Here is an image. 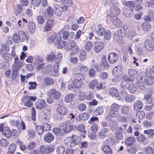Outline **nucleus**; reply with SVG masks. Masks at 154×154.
Here are the masks:
<instances>
[{"instance_id":"nucleus-1","label":"nucleus","mask_w":154,"mask_h":154,"mask_svg":"<svg viewBox=\"0 0 154 154\" xmlns=\"http://www.w3.org/2000/svg\"><path fill=\"white\" fill-rule=\"evenodd\" d=\"M74 76L76 79L73 81L72 84L75 86V88L82 87L83 84L82 80H84L85 79L84 76L81 74L75 73L74 74Z\"/></svg>"},{"instance_id":"nucleus-2","label":"nucleus","mask_w":154,"mask_h":154,"mask_svg":"<svg viewBox=\"0 0 154 154\" xmlns=\"http://www.w3.org/2000/svg\"><path fill=\"white\" fill-rule=\"evenodd\" d=\"M119 106L118 104L116 103L113 104L110 107L109 114L112 117H116L119 114Z\"/></svg>"},{"instance_id":"nucleus-3","label":"nucleus","mask_w":154,"mask_h":154,"mask_svg":"<svg viewBox=\"0 0 154 154\" xmlns=\"http://www.w3.org/2000/svg\"><path fill=\"white\" fill-rule=\"evenodd\" d=\"M134 135L137 137V140L139 142H142L144 144L148 143L149 140L146 136L141 134H140L139 132L138 131H136L134 133Z\"/></svg>"},{"instance_id":"nucleus-4","label":"nucleus","mask_w":154,"mask_h":154,"mask_svg":"<svg viewBox=\"0 0 154 154\" xmlns=\"http://www.w3.org/2000/svg\"><path fill=\"white\" fill-rule=\"evenodd\" d=\"M54 10L51 7H48L47 8L46 11L44 14V16L46 19L54 20L53 15Z\"/></svg>"},{"instance_id":"nucleus-5","label":"nucleus","mask_w":154,"mask_h":154,"mask_svg":"<svg viewBox=\"0 0 154 154\" xmlns=\"http://www.w3.org/2000/svg\"><path fill=\"white\" fill-rule=\"evenodd\" d=\"M143 45L146 51L151 52L154 49V45L149 39L145 40L143 42Z\"/></svg>"},{"instance_id":"nucleus-6","label":"nucleus","mask_w":154,"mask_h":154,"mask_svg":"<svg viewBox=\"0 0 154 154\" xmlns=\"http://www.w3.org/2000/svg\"><path fill=\"white\" fill-rule=\"evenodd\" d=\"M123 14L126 17L129 18L134 14L133 9L129 6H125L123 9Z\"/></svg>"},{"instance_id":"nucleus-7","label":"nucleus","mask_w":154,"mask_h":154,"mask_svg":"<svg viewBox=\"0 0 154 154\" xmlns=\"http://www.w3.org/2000/svg\"><path fill=\"white\" fill-rule=\"evenodd\" d=\"M47 104L45 101L41 99L38 100L35 103V106L36 109H42L46 107Z\"/></svg>"},{"instance_id":"nucleus-8","label":"nucleus","mask_w":154,"mask_h":154,"mask_svg":"<svg viewBox=\"0 0 154 154\" xmlns=\"http://www.w3.org/2000/svg\"><path fill=\"white\" fill-rule=\"evenodd\" d=\"M104 47V44L103 42H95L94 45V50L96 53H99L103 48Z\"/></svg>"},{"instance_id":"nucleus-9","label":"nucleus","mask_w":154,"mask_h":154,"mask_svg":"<svg viewBox=\"0 0 154 154\" xmlns=\"http://www.w3.org/2000/svg\"><path fill=\"white\" fill-rule=\"evenodd\" d=\"M118 58V55L114 52L110 53L108 57V62L111 64H113L116 62Z\"/></svg>"},{"instance_id":"nucleus-10","label":"nucleus","mask_w":154,"mask_h":154,"mask_svg":"<svg viewBox=\"0 0 154 154\" xmlns=\"http://www.w3.org/2000/svg\"><path fill=\"white\" fill-rule=\"evenodd\" d=\"M48 93L49 95L53 96L55 99L58 100L61 96V93L60 92L57 91L54 89H51L48 91Z\"/></svg>"},{"instance_id":"nucleus-11","label":"nucleus","mask_w":154,"mask_h":154,"mask_svg":"<svg viewBox=\"0 0 154 154\" xmlns=\"http://www.w3.org/2000/svg\"><path fill=\"white\" fill-rule=\"evenodd\" d=\"M123 69V68L120 66H116L113 69L112 74L118 77L122 75Z\"/></svg>"},{"instance_id":"nucleus-12","label":"nucleus","mask_w":154,"mask_h":154,"mask_svg":"<svg viewBox=\"0 0 154 154\" xmlns=\"http://www.w3.org/2000/svg\"><path fill=\"white\" fill-rule=\"evenodd\" d=\"M109 131V129L106 128L101 129L98 133L97 136L100 139H103L106 136V133Z\"/></svg>"},{"instance_id":"nucleus-13","label":"nucleus","mask_w":154,"mask_h":154,"mask_svg":"<svg viewBox=\"0 0 154 154\" xmlns=\"http://www.w3.org/2000/svg\"><path fill=\"white\" fill-rule=\"evenodd\" d=\"M30 98L29 96H26L23 97L22 100L24 106L29 107H31L33 105L32 101Z\"/></svg>"},{"instance_id":"nucleus-14","label":"nucleus","mask_w":154,"mask_h":154,"mask_svg":"<svg viewBox=\"0 0 154 154\" xmlns=\"http://www.w3.org/2000/svg\"><path fill=\"white\" fill-rule=\"evenodd\" d=\"M110 94L112 97H116L117 100H119L120 97L119 96V93L118 90L116 88H111L109 89Z\"/></svg>"},{"instance_id":"nucleus-15","label":"nucleus","mask_w":154,"mask_h":154,"mask_svg":"<svg viewBox=\"0 0 154 154\" xmlns=\"http://www.w3.org/2000/svg\"><path fill=\"white\" fill-rule=\"evenodd\" d=\"M56 111L58 113L62 115H65L68 112L67 109L63 106H58L56 109Z\"/></svg>"},{"instance_id":"nucleus-16","label":"nucleus","mask_w":154,"mask_h":154,"mask_svg":"<svg viewBox=\"0 0 154 154\" xmlns=\"http://www.w3.org/2000/svg\"><path fill=\"white\" fill-rule=\"evenodd\" d=\"M144 79L140 78L137 82V86L140 89L143 90L146 88V83L145 82Z\"/></svg>"},{"instance_id":"nucleus-17","label":"nucleus","mask_w":154,"mask_h":154,"mask_svg":"<svg viewBox=\"0 0 154 154\" xmlns=\"http://www.w3.org/2000/svg\"><path fill=\"white\" fill-rule=\"evenodd\" d=\"M128 73L129 76L131 77V78H129L128 79V81L133 82L134 79L135 77L137 74V72L136 70L129 69L128 71Z\"/></svg>"},{"instance_id":"nucleus-18","label":"nucleus","mask_w":154,"mask_h":154,"mask_svg":"<svg viewBox=\"0 0 154 154\" xmlns=\"http://www.w3.org/2000/svg\"><path fill=\"white\" fill-rule=\"evenodd\" d=\"M54 137L53 134L48 132L45 134L44 139L45 142L50 143L54 140Z\"/></svg>"},{"instance_id":"nucleus-19","label":"nucleus","mask_w":154,"mask_h":154,"mask_svg":"<svg viewBox=\"0 0 154 154\" xmlns=\"http://www.w3.org/2000/svg\"><path fill=\"white\" fill-rule=\"evenodd\" d=\"M2 133L5 137L8 138L10 137L11 134L9 128L7 127L3 128L2 130Z\"/></svg>"},{"instance_id":"nucleus-20","label":"nucleus","mask_w":154,"mask_h":154,"mask_svg":"<svg viewBox=\"0 0 154 154\" xmlns=\"http://www.w3.org/2000/svg\"><path fill=\"white\" fill-rule=\"evenodd\" d=\"M143 106V102L140 100H138L135 101L134 103V108L135 110L137 111L142 109Z\"/></svg>"},{"instance_id":"nucleus-21","label":"nucleus","mask_w":154,"mask_h":154,"mask_svg":"<svg viewBox=\"0 0 154 154\" xmlns=\"http://www.w3.org/2000/svg\"><path fill=\"white\" fill-rule=\"evenodd\" d=\"M136 141V138L133 137H127L125 141V144L128 146H130L135 143Z\"/></svg>"},{"instance_id":"nucleus-22","label":"nucleus","mask_w":154,"mask_h":154,"mask_svg":"<svg viewBox=\"0 0 154 154\" xmlns=\"http://www.w3.org/2000/svg\"><path fill=\"white\" fill-rule=\"evenodd\" d=\"M64 143L71 147H73L76 145L70 137L66 138L65 140Z\"/></svg>"},{"instance_id":"nucleus-23","label":"nucleus","mask_w":154,"mask_h":154,"mask_svg":"<svg viewBox=\"0 0 154 154\" xmlns=\"http://www.w3.org/2000/svg\"><path fill=\"white\" fill-rule=\"evenodd\" d=\"M27 28L29 33L32 34L35 29V23L32 21L30 22L28 24Z\"/></svg>"},{"instance_id":"nucleus-24","label":"nucleus","mask_w":154,"mask_h":154,"mask_svg":"<svg viewBox=\"0 0 154 154\" xmlns=\"http://www.w3.org/2000/svg\"><path fill=\"white\" fill-rule=\"evenodd\" d=\"M62 126H63V132L66 133H68L70 132L73 129V126L72 125H69L67 126L66 123H63L61 124Z\"/></svg>"},{"instance_id":"nucleus-25","label":"nucleus","mask_w":154,"mask_h":154,"mask_svg":"<svg viewBox=\"0 0 154 154\" xmlns=\"http://www.w3.org/2000/svg\"><path fill=\"white\" fill-rule=\"evenodd\" d=\"M48 20L46 23L45 26V29L47 31L50 30L53 27L54 25L53 22L54 20H51L50 19H47Z\"/></svg>"},{"instance_id":"nucleus-26","label":"nucleus","mask_w":154,"mask_h":154,"mask_svg":"<svg viewBox=\"0 0 154 154\" xmlns=\"http://www.w3.org/2000/svg\"><path fill=\"white\" fill-rule=\"evenodd\" d=\"M110 20L113 24L115 26L118 25L121 22L120 19L116 16H111Z\"/></svg>"},{"instance_id":"nucleus-27","label":"nucleus","mask_w":154,"mask_h":154,"mask_svg":"<svg viewBox=\"0 0 154 154\" xmlns=\"http://www.w3.org/2000/svg\"><path fill=\"white\" fill-rule=\"evenodd\" d=\"M111 16L118 15L120 13L119 9L114 6H113L111 8Z\"/></svg>"},{"instance_id":"nucleus-28","label":"nucleus","mask_w":154,"mask_h":154,"mask_svg":"<svg viewBox=\"0 0 154 154\" xmlns=\"http://www.w3.org/2000/svg\"><path fill=\"white\" fill-rule=\"evenodd\" d=\"M141 27L143 30L148 31L150 30L151 26L149 23L147 22H144L142 23Z\"/></svg>"},{"instance_id":"nucleus-29","label":"nucleus","mask_w":154,"mask_h":154,"mask_svg":"<svg viewBox=\"0 0 154 154\" xmlns=\"http://www.w3.org/2000/svg\"><path fill=\"white\" fill-rule=\"evenodd\" d=\"M52 69V67L51 65H48L44 67L42 70V72L45 74H46L51 72Z\"/></svg>"},{"instance_id":"nucleus-30","label":"nucleus","mask_w":154,"mask_h":154,"mask_svg":"<svg viewBox=\"0 0 154 154\" xmlns=\"http://www.w3.org/2000/svg\"><path fill=\"white\" fill-rule=\"evenodd\" d=\"M75 43L72 40H68L65 44V48L66 50L71 49L75 45Z\"/></svg>"},{"instance_id":"nucleus-31","label":"nucleus","mask_w":154,"mask_h":154,"mask_svg":"<svg viewBox=\"0 0 154 154\" xmlns=\"http://www.w3.org/2000/svg\"><path fill=\"white\" fill-rule=\"evenodd\" d=\"M128 89L131 93H134L136 91L137 88L133 83H129Z\"/></svg>"},{"instance_id":"nucleus-32","label":"nucleus","mask_w":154,"mask_h":154,"mask_svg":"<svg viewBox=\"0 0 154 154\" xmlns=\"http://www.w3.org/2000/svg\"><path fill=\"white\" fill-rule=\"evenodd\" d=\"M103 150L106 154H112V150L110 147L107 145L103 146Z\"/></svg>"},{"instance_id":"nucleus-33","label":"nucleus","mask_w":154,"mask_h":154,"mask_svg":"<svg viewBox=\"0 0 154 154\" xmlns=\"http://www.w3.org/2000/svg\"><path fill=\"white\" fill-rule=\"evenodd\" d=\"M53 133L56 135L59 136H62L63 134V131L60 128H54L53 130Z\"/></svg>"},{"instance_id":"nucleus-34","label":"nucleus","mask_w":154,"mask_h":154,"mask_svg":"<svg viewBox=\"0 0 154 154\" xmlns=\"http://www.w3.org/2000/svg\"><path fill=\"white\" fill-rule=\"evenodd\" d=\"M145 116V113L142 111H140L137 112L136 114V117L137 118L140 119L138 121V122H141L140 120L142 119Z\"/></svg>"},{"instance_id":"nucleus-35","label":"nucleus","mask_w":154,"mask_h":154,"mask_svg":"<svg viewBox=\"0 0 154 154\" xmlns=\"http://www.w3.org/2000/svg\"><path fill=\"white\" fill-rule=\"evenodd\" d=\"M90 115L89 114L86 113H81L79 116V118L82 120H86L89 118Z\"/></svg>"},{"instance_id":"nucleus-36","label":"nucleus","mask_w":154,"mask_h":154,"mask_svg":"<svg viewBox=\"0 0 154 154\" xmlns=\"http://www.w3.org/2000/svg\"><path fill=\"white\" fill-rule=\"evenodd\" d=\"M118 34L121 37H124L126 36V31L123 27H120L118 29Z\"/></svg>"},{"instance_id":"nucleus-37","label":"nucleus","mask_w":154,"mask_h":154,"mask_svg":"<svg viewBox=\"0 0 154 154\" xmlns=\"http://www.w3.org/2000/svg\"><path fill=\"white\" fill-rule=\"evenodd\" d=\"M118 123L116 121H111L109 125V126L110 130L113 131L117 127Z\"/></svg>"},{"instance_id":"nucleus-38","label":"nucleus","mask_w":154,"mask_h":154,"mask_svg":"<svg viewBox=\"0 0 154 154\" xmlns=\"http://www.w3.org/2000/svg\"><path fill=\"white\" fill-rule=\"evenodd\" d=\"M74 140L76 145L80 143L81 142V139L79 137L75 135H73L70 137Z\"/></svg>"},{"instance_id":"nucleus-39","label":"nucleus","mask_w":154,"mask_h":154,"mask_svg":"<svg viewBox=\"0 0 154 154\" xmlns=\"http://www.w3.org/2000/svg\"><path fill=\"white\" fill-rule=\"evenodd\" d=\"M72 48V49L70 52V55H74L76 53L79 52L80 50L79 46L76 45L75 44V45L73 46Z\"/></svg>"},{"instance_id":"nucleus-40","label":"nucleus","mask_w":154,"mask_h":154,"mask_svg":"<svg viewBox=\"0 0 154 154\" xmlns=\"http://www.w3.org/2000/svg\"><path fill=\"white\" fill-rule=\"evenodd\" d=\"M20 39L21 42H23L25 40L26 36L25 33L22 30H20L18 32Z\"/></svg>"},{"instance_id":"nucleus-41","label":"nucleus","mask_w":154,"mask_h":154,"mask_svg":"<svg viewBox=\"0 0 154 154\" xmlns=\"http://www.w3.org/2000/svg\"><path fill=\"white\" fill-rule=\"evenodd\" d=\"M74 98L73 95L69 93L66 95L65 97V101L67 103H69Z\"/></svg>"},{"instance_id":"nucleus-42","label":"nucleus","mask_w":154,"mask_h":154,"mask_svg":"<svg viewBox=\"0 0 154 154\" xmlns=\"http://www.w3.org/2000/svg\"><path fill=\"white\" fill-rule=\"evenodd\" d=\"M135 99V97L133 95H128L125 98V101L129 103L133 102Z\"/></svg>"},{"instance_id":"nucleus-43","label":"nucleus","mask_w":154,"mask_h":154,"mask_svg":"<svg viewBox=\"0 0 154 154\" xmlns=\"http://www.w3.org/2000/svg\"><path fill=\"white\" fill-rule=\"evenodd\" d=\"M146 85H152L154 83V79L152 77H149L144 79Z\"/></svg>"},{"instance_id":"nucleus-44","label":"nucleus","mask_w":154,"mask_h":154,"mask_svg":"<svg viewBox=\"0 0 154 154\" xmlns=\"http://www.w3.org/2000/svg\"><path fill=\"white\" fill-rule=\"evenodd\" d=\"M152 96L151 94H148L145 95L144 99L146 100V102L148 103H151L152 102V100L151 97Z\"/></svg>"},{"instance_id":"nucleus-45","label":"nucleus","mask_w":154,"mask_h":154,"mask_svg":"<svg viewBox=\"0 0 154 154\" xmlns=\"http://www.w3.org/2000/svg\"><path fill=\"white\" fill-rule=\"evenodd\" d=\"M114 39L116 42L119 43H123V42L121 40V37L120 36H118L116 34H114L113 35Z\"/></svg>"},{"instance_id":"nucleus-46","label":"nucleus","mask_w":154,"mask_h":154,"mask_svg":"<svg viewBox=\"0 0 154 154\" xmlns=\"http://www.w3.org/2000/svg\"><path fill=\"white\" fill-rule=\"evenodd\" d=\"M86 57V54L84 50H82L80 53L79 59L80 61L84 60Z\"/></svg>"},{"instance_id":"nucleus-47","label":"nucleus","mask_w":154,"mask_h":154,"mask_svg":"<svg viewBox=\"0 0 154 154\" xmlns=\"http://www.w3.org/2000/svg\"><path fill=\"white\" fill-rule=\"evenodd\" d=\"M144 133L148 135L149 137L152 138V136L154 135V130L152 129H148L145 130Z\"/></svg>"},{"instance_id":"nucleus-48","label":"nucleus","mask_w":154,"mask_h":154,"mask_svg":"<svg viewBox=\"0 0 154 154\" xmlns=\"http://www.w3.org/2000/svg\"><path fill=\"white\" fill-rule=\"evenodd\" d=\"M123 137L122 133L118 132H115V139L118 141L123 139Z\"/></svg>"},{"instance_id":"nucleus-49","label":"nucleus","mask_w":154,"mask_h":154,"mask_svg":"<svg viewBox=\"0 0 154 154\" xmlns=\"http://www.w3.org/2000/svg\"><path fill=\"white\" fill-rule=\"evenodd\" d=\"M56 150L58 154H63L65 152V149L63 146L60 145L57 147Z\"/></svg>"},{"instance_id":"nucleus-50","label":"nucleus","mask_w":154,"mask_h":154,"mask_svg":"<svg viewBox=\"0 0 154 154\" xmlns=\"http://www.w3.org/2000/svg\"><path fill=\"white\" fill-rule=\"evenodd\" d=\"M40 149L42 154H48L47 148L45 146L42 145L40 146Z\"/></svg>"},{"instance_id":"nucleus-51","label":"nucleus","mask_w":154,"mask_h":154,"mask_svg":"<svg viewBox=\"0 0 154 154\" xmlns=\"http://www.w3.org/2000/svg\"><path fill=\"white\" fill-rule=\"evenodd\" d=\"M22 65L23 63L21 61L14 63L13 69H16L18 71Z\"/></svg>"},{"instance_id":"nucleus-52","label":"nucleus","mask_w":154,"mask_h":154,"mask_svg":"<svg viewBox=\"0 0 154 154\" xmlns=\"http://www.w3.org/2000/svg\"><path fill=\"white\" fill-rule=\"evenodd\" d=\"M9 144L8 140L4 139H2L0 140V145L2 147H7Z\"/></svg>"},{"instance_id":"nucleus-53","label":"nucleus","mask_w":154,"mask_h":154,"mask_svg":"<svg viewBox=\"0 0 154 154\" xmlns=\"http://www.w3.org/2000/svg\"><path fill=\"white\" fill-rule=\"evenodd\" d=\"M2 56L4 60L8 61L11 60L12 58L11 55L7 53L3 54Z\"/></svg>"},{"instance_id":"nucleus-54","label":"nucleus","mask_w":154,"mask_h":154,"mask_svg":"<svg viewBox=\"0 0 154 154\" xmlns=\"http://www.w3.org/2000/svg\"><path fill=\"white\" fill-rule=\"evenodd\" d=\"M42 125V128L44 131H48L51 130V126L50 124L47 123H43Z\"/></svg>"},{"instance_id":"nucleus-55","label":"nucleus","mask_w":154,"mask_h":154,"mask_svg":"<svg viewBox=\"0 0 154 154\" xmlns=\"http://www.w3.org/2000/svg\"><path fill=\"white\" fill-rule=\"evenodd\" d=\"M97 81L96 80H93L89 84V87L92 89H94L97 84Z\"/></svg>"},{"instance_id":"nucleus-56","label":"nucleus","mask_w":154,"mask_h":154,"mask_svg":"<svg viewBox=\"0 0 154 154\" xmlns=\"http://www.w3.org/2000/svg\"><path fill=\"white\" fill-rule=\"evenodd\" d=\"M35 130L39 135H41L43 133V128L40 125H36L35 127Z\"/></svg>"},{"instance_id":"nucleus-57","label":"nucleus","mask_w":154,"mask_h":154,"mask_svg":"<svg viewBox=\"0 0 154 154\" xmlns=\"http://www.w3.org/2000/svg\"><path fill=\"white\" fill-rule=\"evenodd\" d=\"M37 22L40 24H43L45 22V19L43 16L38 15L36 17Z\"/></svg>"},{"instance_id":"nucleus-58","label":"nucleus","mask_w":154,"mask_h":154,"mask_svg":"<svg viewBox=\"0 0 154 154\" xmlns=\"http://www.w3.org/2000/svg\"><path fill=\"white\" fill-rule=\"evenodd\" d=\"M16 146L14 143L10 144L8 147L9 152L11 153H14L16 149Z\"/></svg>"},{"instance_id":"nucleus-59","label":"nucleus","mask_w":154,"mask_h":154,"mask_svg":"<svg viewBox=\"0 0 154 154\" xmlns=\"http://www.w3.org/2000/svg\"><path fill=\"white\" fill-rule=\"evenodd\" d=\"M19 76V74L18 72V71L16 69H12V74L11 76L12 79L14 80Z\"/></svg>"},{"instance_id":"nucleus-60","label":"nucleus","mask_w":154,"mask_h":154,"mask_svg":"<svg viewBox=\"0 0 154 154\" xmlns=\"http://www.w3.org/2000/svg\"><path fill=\"white\" fill-rule=\"evenodd\" d=\"M145 149L146 154H154V150L152 147H146Z\"/></svg>"},{"instance_id":"nucleus-61","label":"nucleus","mask_w":154,"mask_h":154,"mask_svg":"<svg viewBox=\"0 0 154 154\" xmlns=\"http://www.w3.org/2000/svg\"><path fill=\"white\" fill-rule=\"evenodd\" d=\"M56 56L54 54H49L47 55L46 60L49 62H53L55 59Z\"/></svg>"},{"instance_id":"nucleus-62","label":"nucleus","mask_w":154,"mask_h":154,"mask_svg":"<svg viewBox=\"0 0 154 154\" xmlns=\"http://www.w3.org/2000/svg\"><path fill=\"white\" fill-rule=\"evenodd\" d=\"M104 111L103 108L99 106L96 109L95 112L96 115H100L103 113Z\"/></svg>"},{"instance_id":"nucleus-63","label":"nucleus","mask_w":154,"mask_h":154,"mask_svg":"<svg viewBox=\"0 0 154 154\" xmlns=\"http://www.w3.org/2000/svg\"><path fill=\"white\" fill-rule=\"evenodd\" d=\"M93 43L91 42H88L85 45V49L88 51H89L92 47Z\"/></svg>"},{"instance_id":"nucleus-64","label":"nucleus","mask_w":154,"mask_h":154,"mask_svg":"<svg viewBox=\"0 0 154 154\" xmlns=\"http://www.w3.org/2000/svg\"><path fill=\"white\" fill-rule=\"evenodd\" d=\"M105 29L103 28L98 29L97 31V34L99 36H102L105 32Z\"/></svg>"}]
</instances>
